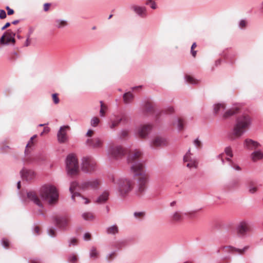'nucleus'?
<instances>
[{"instance_id": "f257e3e1", "label": "nucleus", "mask_w": 263, "mask_h": 263, "mask_svg": "<svg viewBox=\"0 0 263 263\" xmlns=\"http://www.w3.org/2000/svg\"><path fill=\"white\" fill-rule=\"evenodd\" d=\"M251 123V118L249 115H243L239 116L234 126L233 131L229 136L230 138L233 140L240 137L249 128Z\"/></svg>"}, {"instance_id": "f03ea898", "label": "nucleus", "mask_w": 263, "mask_h": 263, "mask_svg": "<svg viewBox=\"0 0 263 263\" xmlns=\"http://www.w3.org/2000/svg\"><path fill=\"white\" fill-rule=\"evenodd\" d=\"M39 194L42 200L46 201L50 204L55 203L58 200V193L55 186L51 184L43 185L40 189Z\"/></svg>"}, {"instance_id": "7ed1b4c3", "label": "nucleus", "mask_w": 263, "mask_h": 263, "mask_svg": "<svg viewBox=\"0 0 263 263\" xmlns=\"http://www.w3.org/2000/svg\"><path fill=\"white\" fill-rule=\"evenodd\" d=\"M134 172H133L135 176H138V192L139 194H142L146 189L148 182L149 175L144 169L142 170L140 166L135 168L133 166Z\"/></svg>"}, {"instance_id": "20e7f679", "label": "nucleus", "mask_w": 263, "mask_h": 263, "mask_svg": "<svg viewBox=\"0 0 263 263\" xmlns=\"http://www.w3.org/2000/svg\"><path fill=\"white\" fill-rule=\"evenodd\" d=\"M66 166L67 173L71 176H77L80 173L78 160L73 154L67 156L66 160Z\"/></svg>"}, {"instance_id": "39448f33", "label": "nucleus", "mask_w": 263, "mask_h": 263, "mask_svg": "<svg viewBox=\"0 0 263 263\" xmlns=\"http://www.w3.org/2000/svg\"><path fill=\"white\" fill-rule=\"evenodd\" d=\"M142 157V153L139 149H135L132 151L129 154L128 156V163L130 165V170L132 172H134V169L133 166L135 168H138V166H140L142 170L144 169V164L141 162V158Z\"/></svg>"}, {"instance_id": "423d86ee", "label": "nucleus", "mask_w": 263, "mask_h": 263, "mask_svg": "<svg viewBox=\"0 0 263 263\" xmlns=\"http://www.w3.org/2000/svg\"><path fill=\"white\" fill-rule=\"evenodd\" d=\"M81 170L85 173L92 174L97 170L96 161L91 157H85L82 160Z\"/></svg>"}, {"instance_id": "0eeeda50", "label": "nucleus", "mask_w": 263, "mask_h": 263, "mask_svg": "<svg viewBox=\"0 0 263 263\" xmlns=\"http://www.w3.org/2000/svg\"><path fill=\"white\" fill-rule=\"evenodd\" d=\"M119 192L122 196L127 194L133 189L134 182L126 178H121L118 181Z\"/></svg>"}, {"instance_id": "6e6552de", "label": "nucleus", "mask_w": 263, "mask_h": 263, "mask_svg": "<svg viewBox=\"0 0 263 263\" xmlns=\"http://www.w3.org/2000/svg\"><path fill=\"white\" fill-rule=\"evenodd\" d=\"M183 161L186 167L190 169L197 168L198 167V162L191 153L190 149L184 155Z\"/></svg>"}, {"instance_id": "1a4fd4ad", "label": "nucleus", "mask_w": 263, "mask_h": 263, "mask_svg": "<svg viewBox=\"0 0 263 263\" xmlns=\"http://www.w3.org/2000/svg\"><path fill=\"white\" fill-rule=\"evenodd\" d=\"M109 155L115 159H120L125 154V149L121 146L112 145L109 149Z\"/></svg>"}, {"instance_id": "9d476101", "label": "nucleus", "mask_w": 263, "mask_h": 263, "mask_svg": "<svg viewBox=\"0 0 263 263\" xmlns=\"http://www.w3.org/2000/svg\"><path fill=\"white\" fill-rule=\"evenodd\" d=\"M15 33L9 29L7 30L0 39V43L2 45L12 43L14 44L15 42L14 36Z\"/></svg>"}, {"instance_id": "9b49d317", "label": "nucleus", "mask_w": 263, "mask_h": 263, "mask_svg": "<svg viewBox=\"0 0 263 263\" xmlns=\"http://www.w3.org/2000/svg\"><path fill=\"white\" fill-rule=\"evenodd\" d=\"M77 187L82 188L81 187V185H78V183L77 182L74 181L71 182L69 188V190L71 193L72 194V198L74 199V198L77 196L80 197V199L81 200L84 201V202H83V203L88 204V203H89L90 201L88 199L81 197L80 194L76 191Z\"/></svg>"}, {"instance_id": "f8f14e48", "label": "nucleus", "mask_w": 263, "mask_h": 263, "mask_svg": "<svg viewBox=\"0 0 263 263\" xmlns=\"http://www.w3.org/2000/svg\"><path fill=\"white\" fill-rule=\"evenodd\" d=\"M152 126L151 124H143L140 126L137 130V134L139 138H146L150 133Z\"/></svg>"}, {"instance_id": "ddd939ff", "label": "nucleus", "mask_w": 263, "mask_h": 263, "mask_svg": "<svg viewBox=\"0 0 263 263\" xmlns=\"http://www.w3.org/2000/svg\"><path fill=\"white\" fill-rule=\"evenodd\" d=\"M27 198L38 206L42 208L43 206L42 201L40 199L38 194L33 191H29L27 194Z\"/></svg>"}, {"instance_id": "4468645a", "label": "nucleus", "mask_w": 263, "mask_h": 263, "mask_svg": "<svg viewBox=\"0 0 263 263\" xmlns=\"http://www.w3.org/2000/svg\"><path fill=\"white\" fill-rule=\"evenodd\" d=\"M86 144L89 147L98 149L103 147V141L99 138H90L87 140Z\"/></svg>"}, {"instance_id": "2eb2a0df", "label": "nucleus", "mask_w": 263, "mask_h": 263, "mask_svg": "<svg viewBox=\"0 0 263 263\" xmlns=\"http://www.w3.org/2000/svg\"><path fill=\"white\" fill-rule=\"evenodd\" d=\"M250 231L249 224L245 222H240L237 227V233L240 236H244Z\"/></svg>"}, {"instance_id": "dca6fc26", "label": "nucleus", "mask_w": 263, "mask_h": 263, "mask_svg": "<svg viewBox=\"0 0 263 263\" xmlns=\"http://www.w3.org/2000/svg\"><path fill=\"white\" fill-rule=\"evenodd\" d=\"M101 184V181L99 179H94L88 181L84 182L81 184V187L83 189L91 188L97 189L99 188Z\"/></svg>"}, {"instance_id": "f3484780", "label": "nucleus", "mask_w": 263, "mask_h": 263, "mask_svg": "<svg viewBox=\"0 0 263 263\" xmlns=\"http://www.w3.org/2000/svg\"><path fill=\"white\" fill-rule=\"evenodd\" d=\"M57 225L60 228H66L70 222L69 217L68 216H57L55 217Z\"/></svg>"}, {"instance_id": "a211bd4d", "label": "nucleus", "mask_w": 263, "mask_h": 263, "mask_svg": "<svg viewBox=\"0 0 263 263\" xmlns=\"http://www.w3.org/2000/svg\"><path fill=\"white\" fill-rule=\"evenodd\" d=\"M249 248L248 246H246L243 249H239L235 248L231 246H225L221 248L223 252L225 253H238L239 254H243Z\"/></svg>"}, {"instance_id": "6ab92c4d", "label": "nucleus", "mask_w": 263, "mask_h": 263, "mask_svg": "<svg viewBox=\"0 0 263 263\" xmlns=\"http://www.w3.org/2000/svg\"><path fill=\"white\" fill-rule=\"evenodd\" d=\"M21 174L22 178L28 181L33 180L36 176L35 173L31 170L23 169Z\"/></svg>"}, {"instance_id": "aec40b11", "label": "nucleus", "mask_w": 263, "mask_h": 263, "mask_svg": "<svg viewBox=\"0 0 263 263\" xmlns=\"http://www.w3.org/2000/svg\"><path fill=\"white\" fill-rule=\"evenodd\" d=\"M70 128L69 126H63L61 127L58 133V141L60 143H64L67 140L66 133Z\"/></svg>"}, {"instance_id": "412c9836", "label": "nucleus", "mask_w": 263, "mask_h": 263, "mask_svg": "<svg viewBox=\"0 0 263 263\" xmlns=\"http://www.w3.org/2000/svg\"><path fill=\"white\" fill-rule=\"evenodd\" d=\"M167 142L164 138L160 137H156L153 140L151 144V146L152 147L156 148L165 146L167 145Z\"/></svg>"}, {"instance_id": "4be33fe9", "label": "nucleus", "mask_w": 263, "mask_h": 263, "mask_svg": "<svg viewBox=\"0 0 263 263\" xmlns=\"http://www.w3.org/2000/svg\"><path fill=\"white\" fill-rule=\"evenodd\" d=\"M171 219L173 222H180L183 219V214L179 211H176L171 216Z\"/></svg>"}, {"instance_id": "5701e85b", "label": "nucleus", "mask_w": 263, "mask_h": 263, "mask_svg": "<svg viewBox=\"0 0 263 263\" xmlns=\"http://www.w3.org/2000/svg\"><path fill=\"white\" fill-rule=\"evenodd\" d=\"M245 146L249 149L256 148L260 146V144L251 139H246L245 142Z\"/></svg>"}, {"instance_id": "b1692460", "label": "nucleus", "mask_w": 263, "mask_h": 263, "mask_svg": "<svg viewBox=\"0 0 263 263\" xmlns=\"http://www.w3.org/2000/svg\"><path fill=\"white\" fill-rule=\"evenodd\" d=\"M239 108L237 107L233 108L227 110L223 115L224 119H227L232 116L238 112Z\"/></svg>"}, {"instance_id": "393cba45", "label": "nucleus", "mask_w": 263, "mask_h": 263, "mask_svg": "<svg viewBox=\"0 0 263 263\" xmlns=\"http://www.w3.org/2000/svg\"><path fill=\"white\" fill-rule=\"evenodd\" d=\"M109 193L105 191L97 199L96 202L99 204L105 202L108 199Z\"/></svg>"}, {"instance_id": "a878e982", "label": "nucleus", "mask_w": 263, "mask_h": 263, "mask_svg": "<svg viewBox=\"0 0 263 263\" xmlns=\"http://www.w3.org/2000/svg\"><path fill=\"white\" fill-rule=\"evenodd\" d=\"M252 160L256 161L263 158V153L260 151H256L251 154Z\"/></svg>"}, {"instance_id": "bb28decb", "label": "nucleus", "mask_w": 263, "mask_h": 263, "mask_svg": "<svg viewBox=\"0 0 263 263\" xmlns=\"http://www.w3.org/2000/svg\"><path fill=\"white\" fill-rule=\"evenodd\" d=\"M144 109L148 113H152L154 110V105L150 101H147L145 104Z\"/></svg>"}, {"instance_id": "cd10ccee", "label": "nucleus", "mask_w": 263, "mask_h": 263, "mask_svg": "<svg viewBox=\"0 0 263 263\" xmlns=\"http://www.w3.org/2000/svg\"><path fill=\"white\" fill-rule=\"evenodd\" d=\"M134 97L133 94L130 92H126L123 95L124 102L125 103H130L134 99Z\"/></svg>"}, {"instance_id": "c85d7f7f", "label": "nucleus", "mask_w": 263, "mask_h": 263, "mask_svg": "<svg viewBox=\"0 0 263 263\" xmlns=\"http://www.w3.org/2000/svg\"><path fill=\"white\" fill-rule=\"evenodd\" d=\"M134 10L138 14L141 16L145 15L146 9L144 7L135 6L134 7Z\"/></svg>"}, {"instance_id": "c756f323", "label": "nucleus", "mask_w": 263, "mask_h": 263, "mask_svg": "<svg viewBox=\"0 0 263 263\" xmlns=\"http://www.w3.org/2000/svg\"><path fill=\"white\" fill-rule=\"evenodd\" d=\"M119 232V229L117 225L109 227L107 229V233L110 234H116Z\"/></svg>"}, {"instance_id": "7c9ffc66", "label": "nucleus", "mask_w": 263, "mask_h": 263, "mask_svg": "<svg viewBox=\"0 0 263 263\" xmlns=\"http://www.w3.org/2000/svg\"><path fill=\"white\" fill-rule=\"evenodd\" d=\"M36 138V135H34L32 136L30 140L28 141L25 149V153H27L29 149L31 148L34 145V140Z\"/></svg>"}, {"instance_id": "2f4dec72", "label": "nucleus", "mask_w": 263, "mask_h": 263, "mask_svg": "<svg viewBox=\"0 0 263 263\" xmlns=\"http://www.w3.org/2000/svg\"><path fill=\"white\" fill-rule=\"evenodd\" d=\"M226 104L224 103H218L215 105L214 111L215 114L218 113L220 110H223L226 108Z\"/></svg>"}, {"instance_id": "473e14b6", "label": "nucleus", "mask_w": 263, "mask_h": 263, "mask_svg": "<svg viewBox=\"0 0 263 263\" xmlns=\"http://www.w3.org/2000/svg\"><path fill=\"white\" fill-rule=\"evenodd\" d=\"M122 119L120 117H116V118L111 121V123L110 125V128H114L116 126H117L121 122Z\"/></svg>"}, {"instance_id": "72a5a7b5", "label": "nucleus", "mask_w": 263, "mask_h": 263, "mask_svg": "<svg viewBox=\"0 0 263 263\" xmlns=\"http://www.w3.org/2000/svg\"><path fill=\"white\" fill-rule=\"evenodd\" d=\"M100 104L101 108L100 110V114L101 116L104 117L105 115V112L107 110V106L105 104H104L102 101H100Z\"/></svg>"}, {"instance_id": "f704fd0d", "label": "nucleus", "mask_w": 263, "mask_h": 263, "mask_svg": "<svg viewBox=\"0 0 263 263\" xmlns=\"http://www.w3.org/2000/svg\"><path fill=\"white\" fill-rule=\"evenodd\" d=\"M83 218L86 220H92L94 219L95 216L92 213L90 212L84 213L82 215Z\"/></svg>"}, {"instance_id": "c9c22d12", "label": "nucleus", "mask_w": 263, "mask_h": 263, "mask_svg": "<svg viewBox=\"0 0 263 263\" xmlns=\"http://www.w3.org/2000/svg\"><path fill=\"white\" fill-rule=\"evenodd\" d=\"M56 26L58 28H61L65 27L67 25V23L65 21H62L60 20H58L56 21Z\"/></svg>"}, {"instance_id": "e433bc0d", "label": "nucleus", "mask_w": 263, "mask_h": 263, "mask_svg": "<svg viewBox=\"0 0 263 263\" xmlns=\"http://www.w3.org/2000/svg\"><path fill=\"white\" fill-rule=\"evenodd\" d=\"M187 83L190 84H196L198 83V81L195 79L193 77L190 75H187L185 77Z\"/></svg>"}, {"instance_id": "4c0bfd02", "label": "nucleus", "mask_w": 263, "mask_h": 263, "mask_svg": "<svg viewBox=\"0 0 263 263\" xmlns=\"http://www.w3.org/2000/svg\"><path fill=\"white\" fill-rule=\"evenodd\" d=\"M90 256L91 258H96L99 256V253L96 248H92L90 251Z\"/></svg>"}, {"instance_id": "58836bf2", "label": "nucleus", "mask_w": 263, "mask_h": 263, "mask_svg": "<svg viewBox=\"0 0 263 263\" xmlns=\"http://www.w3.org/2000/svg\"><path fill=\"white\" fill-rule=\"evenodd\" d=\"M99 122H100L99 118L98 117H95L91 119L90 124H91V126H92L93 127H96L99 124Z\"/></svg>"}, {"instance_id": "ea45409f", "label": "nucleus", "mask_w": 263, "mask_h": 263, "mask_svg": "<svg viewBox=\"0 0 263 263\" xmlns=\"http://www.w3.org/2000/svg\"><path fill=\"white\" fill-rule=\"evenodd\" d=\"M196 47H197V44L196 43H194L192 44V47H191V52L192 56L194 58L196 57V54H197V51L195 50V49L196 48Z\"/></svg>"}, {"instance_id": "a19ab883", "label": "nucleus", "mask_w": 263, "mask_h": 263, "mask_svg": "<svg viewBox=\"0 0 263 263\" xmlns=\"http://www.w3.org/2000/svg\"><path fill=\"white\" fill-rule=\"evenodd\" d=\"M224 152L228 157L232 158L233 156L232 149L230 147H227L224 149Z\"/></svg>"}, {"instance_id": "79ce46f5", "label": "nucleus", "mask_w": 263, "mask_h": 263, "mask_svg": "<svg viewBox=\"0 0 263 263\" xmlns=\"http://www.w3.org/2000/svg\"><path fill=\"white\" fill-rule=\"evenodd\" d=\"M52 100L53 101V102L55 104H57L59 103L60 102V100H59V98L58 97V93H53L52 95Z\"/></svg>"}, {"instance_id": "37998d69", "label": "nucleus", "mask_w": 263, "mask_h": 263, "mask_svg": "<svg viewBox=\"0 0 263 263\" xmlns=\"http://www.w3.org/2000/svg\"><path fill=\"white\" fill-rule=\"evenodd\" d=\"M78 260V257L76 255H72L69 257V261L70 263H76Z\"/></svg>"}, {"instance_id": "c03bdc74", "label": "nucleus", "mask_w": 263, "mask_h": 263, "mask_svg": "<svg viewBox=\"0 0 263 263\" xmlns=\"http://www.w3.org/2000/svg\"><path fill=\"white\" fill-rule=\"evenodd\" d=\"M146 5H151V7L152 9H155L157 8L156 3L153 0H148V1H147L146 3Z\"/></svg>"}, {"instance_id": "a18cd8bd", "label": "nucleus", "mask_w": 263, "mask_h": 263, "mask_svg": "<svg viewBox=\"0 0 263 263\" xmlns=\"http://www.w3.org/2000/svg\"><path fill=\"white\" fill-rule=\"evenodd\" d=\"M178 128L180 130L183 129V121L181 118H179L178 119Z\"/></svg>"}, {"instance_id": "49530a36", "label": "nucleus", "mask_w": 263, "mask_h": 263, "mask_svg": "<svg viewBox=\"0 0 263 263\" xmlns=\"http://www.w3.org/2000/svg\"><path fill=\"white\" fill-rule=\"evenodd\" d=\"M174 108L173 107H169L168 108H167L166 109H165L164 110V112L166 114H172L174 112Z\"/></svg>"}, {"instance_id": "de8ad7c7", "label": "nucleus", "mask_w": 263, "mask_h": 263, "mask_svg": "<svg viewBox=\"0 0 263 263\" xmlns=\"http://www.w3.org/2000/svg\"><path fill=\"white\" fill-rule=\"evenodd\" d=\"M257 190V188L256 186H253L252 185H250L249 186V192L251 193H254Z\"/></svg>"}, {"instance_id": "09e8293b", "label": "nucleus", "mask_w": 263, "mask_h": 263, "mask_svg": "<svg viewBox=\"0 0 263 263\" xmlns=\"http://www.w3.org/2000/svg\"><path fill=\"white\" fill-rule=\"evenodd\" d=\"M128 135V132L127 130H123L121 133L120 137L122 138H125Z\"/></svg>"}, {"instance_id": "8fccbe9b", "label": "nucleus", "mask_w": 263, "mask_h": 263, "mask_svg": "<svg viewBox=\"0 0 263 263\" xmlns=\"http://www.w3.org/2000/svg\"><path fill=\"white\" fill-rule=\"evenodd\" d=\"M2 244L4 247L7 248L9 247V242L7 239L4 238L2 239Z\"/></svg>"}, {"instance_id": "3c124183", "label": "nucleus", "mask_w": 263, "mask_h": 263, "mask_svg": "<svg viewBox=\"0 0 263 263\" xmlns=\"http://www.w3.org/2000/svg\"><path fill=\"white\" fill-rule=\"evenodd\" d=\"M194 144L195 145V146L198 148H200L202 146V143L198 139H196L195 141H194Z\"/></svg>"}, {"instance_id": "603ef678", "label": "nucleus", "mask_w": 263, "mask_h": 263, "mask_svg": "<svg viewBox=\"0 0 263 263\" xmlns=\"http://www.w3.org/2000/svg\"><path fill=\"white\" fill-rule=\"evenodd\" d=\"M49 235L52 237L55 236L56 232L53 229H50L48 231Z\"/></svg>"}, {"instance_id": "864d4df0", "label": "nucleus", "mask_w": 263, "mask_h": 263, "mask_svg": "<svg viewBox=\"0 0 263 263\" xmlns=\"http://www.w3.org/2000/svg\"><path fill=\"white\" fill-rule=\"evenodd\" d=\"M6 17V12L3 10H0V18L1 19H4Z\"/></svg>"}, {"instance_id": "5fc2aeb1", "label": "nucleus", "mask_w": 263, "mask_h": 263, "mask_svg": "<svg viewBox=\"0 0 263 263\" xmlns=\"http://www.w3.org/2000/svg\"><path fill=\"white\" fill-rule=\"evenodd\" d=\"M95 132L92 129H89L86 133V136L91 137L94 135Z\"/></svg>"}, {"instance_id": "6e6d98bb", "label": "nucleus", "mask_w": 263, "mask_h": 263, "mask_svg": "<svg viewBox=\"0 0 263 263\" xmlns=\"http://www.w3.org/2000/svg\"><path fill=\"white\" fill-rule=\"evenodd\" d=\"M116 256V253L114 252L110 254L107 257V259L108 261L111 260Z\"/></svg>"}, {"instance_id": "4d7b16f0", "label": "nucleus", "mask_w": 263, "mask_h": 263, "mask_svg": "<svg viewBox=\"0 0 263 263\" xmlns=\"http://www.w3.org/2000/svg\"><path fill=\"white\" fill-rule=\"evenodd\" d=\"M6 9L7 10V13L8 15H12L14 13V10L11 9L9 6H7Z\"/></svg>"}, {"instance_id": "13d9d810", "label": "nucleus", "mask_w": 263, "mask_h": 263, "mask_svg": "<svg viewBox=\"0 0 263 263\" xmlns=\"http://www.w3.org/2000/svg\"><path fill=\"white\" fill-rule=\"evenodd\" d=\"M51 4L49 3H45L44 5V10L45 11H47L49 10Z\"/></svg>"}, {"instance_id": "bf43d9fd", "label": "nucleus", "mask_w": 263, "mask_h": 263, "mask_svg": "<svg viewBox=\"0 0 263 263\" xmlns=\"http://www.w3.org/2000/svg\"><path fill=\"white\" fill-rule=\"evenodd\" d=\"M77 243H78V240L76 238H73L70 240L69 246H70V245L74 246V245H77Z\"/></svg>"}, {"instance_id": "052dcab7", "label": "nucleus", "mask_w": 263, "mask_h": 263, "mask_svg": "<svg viewBox=\"0 0 263 263\" xmlns=\"http://www.w3.org/2000/svg\"><path fill=\"white\" fill-rule=\"evenodd\" d=\"M197 212V211H192L186 213L185 215L186 216L191 217V216L194 215Z\"/></svg>"}, {"instance_id": "680f3d73", "label": "nucleus", "mask_w": 263, "mask_h": 263, "mask_svg": "<svg viewBox=\"0 0 263 263\" xmlns=\"http://www.w3.org/2000/svg\"><path fill=\"white\" fill-rule=\"evenodd\" d=\"M84 239L89 240L91 239V234L89 233H86L84 236Z\"/></svg>"}, {"instance_id": "e2e57ef3", "label": "nucleus", "mask_w": 263, "mask_h": 263, "mask_svg": "<svg viewBox=\"0 0 263 263\" xmlns=\"http://www.w3.org/2000/svg\"><path fill=\"white\" fill-rule=\"evenodd\" d=\"M41 232V229L39 226H35L34 229V233L35 234H39Z\"/></svg>"}, {"instance_id": "0e129e2a", "label": "nucleus", "mask_w": 263, "mask_h": 263, "mask_svg": "<svg viewBox=\"0 0 263 263\" xmlns=\"http://www.w3.org/2000/svg\"><path fill=\"white\" fill-rule=\"evenodd\" d=\"M246 25H247V22L244 20L241 21L240 22V24H239L240 27L241 28L245 27L246 26Z\"/></svg>"}, {"instance_id": "69168bd1", "label": "nucleus", "mask_w": 263, "mask_h": 263, "mask_svg": "<svg viewBox=\"0 0 263 263\" xmlns=\"http://www.w3.org/2000/svg\"><path fill=\"white\" fill-rule=\"evenodd\" d=\"M231 166L236 170L240 171L241 170L238 165L234 164L233 162H232Z\"/></svg>"}, {"instance_id": "338daca9", "label": "nucleus", "mask_w": 263, "mask_h": 263, "mask_svg": "<svg viewBox=\"0 0 263 263\" xmlns=\"http://www.w3.org/2000/svg\"><path fill=\"white\" fill-rule=\"evenodd\" d=\"M134 215L137 217H141L144 215V213L142 212H136Z\"/></svg>"}, {"instance_id": "774afa93", "label": "nucleus", "mask_w": 263, "mask_h": 263, "mask_svg": "<svg viewBox=\"0 0 263 263\" xmlns=\"http://www.w3.org/2000/svg\"><path fill=\"white\" fill-rule=\"evenodd\" d=\"M30 43H31V41H30V39H29V35L27 37V40H26V42H25V43L24 45L25 46H28L30 44Z\"/></svg>"}]
</instances>
